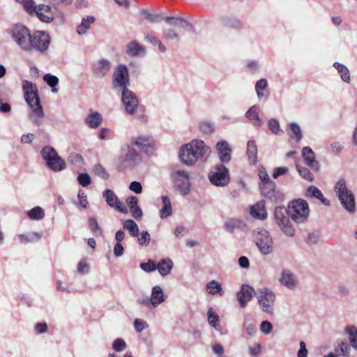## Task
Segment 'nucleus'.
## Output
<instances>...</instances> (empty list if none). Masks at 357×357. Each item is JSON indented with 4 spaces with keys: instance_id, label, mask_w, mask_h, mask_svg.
Listing matches in <instances>:
<instances>
[{
    "instance_id": "8fccbe9b",
    "label": "nucleus",
    "mask_w": 357,
    "mask_h": 357,
    "mask_svg": "<svg viewBox=\"0 0 357 357\" xmlns=\"http://www.w3.org/2000/svg\"><path fill=\"white\" fill-rule=\"evenodd\" d=\"M141 14L151 22H160L164 18L161 14H152L146 10H142Z\"/></svg>"
},
{
    "instance_id": "bb28decb",
    "label": "nucleus",
    "mask_w": 357,
    "mask_h": 357,
    "mask_svg": "<svg viewBox=\"0 0 357 357\" xmlns=\"http://www.w3.org/2000/svg\"><path fill=\"white\" fill-rule=\"evenodd\" d=\"M173 266V261L169 258H165L156 264V269L162 276H166L171 273Z\"/></svg>"
},
{
    "instance_id": "cd10ccee",
    "label": "nucleus",
    "mask_w": 357,
    "mask_h": 357,
    "mask_svg": "<svg viewBox=\"0 0 357 357\" xmlns=\"http://www.w3.org/2000/svg\"><path fill=\"white\" fill-rule=\"evenodd\" d=\"M95 21L96 18L92 15L83 17L82 19L81 23L76 27V31L77 34L79 36L85 34L91 28V24L95 22Z\"/></svg>"
},
{
    "instance_id": "864d4df0",
    "label": "nucleus",
    "mask_w": 357,
    "mask_h": 357,
    "mask_svg": "<svg viewBox=\"0 0 357 357\" xmlns=\"http://www.w3.org/2000/svg\"><path fill=\"white\" fill-rule=\"evenodd\" d=\"M296 169L301 176H302L304 179L308 181H312L314 180L313 174L310 172L308 169L296 165Z\"/></svg>"
},
{
    "instance_id": "9d476101",
    "label": "nucleus",
    "mask_w": 357,
    "mask_h": 357,
    "mask_svg": "<svg viewBox=\"0 0 357 357\" xmlns=\"http://www.w3.org/2000/svg\"><path fill=\"white\" fill-rule=\"evenodd\" d=\"M258 302L261 310L272 315L273 314V305L275 301V294L267 288H262L258 291Z\"/></svg>"
},
{
    "instance_id": "c9c22d12",
    "label": "nucleus",
    "mask_w": 357,
    "mask_h": 357,
    "mask_svg": "<svg viewBox=\"0 0 357 357\" xmlns=\"http://www.w3.org/2000/svg\"><path fill=\"white\" fill-rule=\"evenodd\" d=\"M206 288L208 293L211 295L219 294L222 296L224 293L222 284L217 280H211L208 282L206 285Z\"/></svg>"
},
{
    "instance_id": "603ef678",
    "label": "nucleus",
    "mask_w": 357,
    "mask_h": 357,
    "mask_svg": "<svg viewBox=\"0 0 357 357\" xmlns=\"http://www.w3.org/2000/svg\"><path fill=\"white\" fill-rule=\"evenodd\" d=\"M268 83L266 79H261L257 82L255 84V90L257 94V97L261 99L264 97L262 92L267 87Z\"/></svg>"
},
{
    "instance_id": "ea45409f",
    "label": "nucleus",
    "mask_w": 357,
    "mask_h": 357,
    "mask_svg": "<svg viewBox=\"0 0 357 357\" xmlns=\"http://www.w3.org/2000/svg\"><path fill=\"white\" fill-rule=\"evenodd\" d=\"M333 66L340 75L342 81L349 83L350 82V73L348 68L344 65L338 62H335Z\"/></svg>"
},
{
    "instance_id": "0e129e2a",
    "label": "nucleus",
    "mask_w": 357,
    "mask_h": 357,
    "mask_svg": "<svg viewBox=\"0 0 357 357\" xmlns=\"http://www.w3.org/2000/svg\"><path fill=\"white\" fill-rule=\"evenodd\" d=\"M77 181L83 187H86L91 183V177L86 173L79 174Z\"/></svg>"
},
{
    "instance_id": "412c9836",
    "label": "nucleus",
    "mask_w": 357,
    "mask_h": 357,
    "mask_svg": "<svg viewBox=\"0 0 357 357\" xmlns=\"http://www.w3.org/2000/svg\"><path fill=\"white\" fill-rule=\"evenodd\" d=\"M216 149L219 159L222 162L227 163L231 160V149L226 141L218 142L216 144Z\"/></svg>"
},
{
    "instance_id": "e2e57ef3",
    "label": "nucleus",
    "mask_w": 357,
    "mask_h": 357,
    "mask_svg": "<svg viewBox=\"0 0 357 357\" xmlns=\"http://www.w3.org/2000/svg\"><path fill=\"white\" fill-rule=\"evenodd\" d=\"M89 226L90 229L93 232L98 233L100 234L102 233L101 229L99 227L98 223L95 218H93V217L89 218Z\"/></svg>"
},
{
    "instance_id": "a19ab883",
    "label": "nucleus",
    "mask_w": 357,
    "mask_h": 357,
    "mask_svg": "<svg viewBox=\"0 0 357 357\" xmlns=\"http://www.w3.org/2000/svg\"><path fill=\"white\" fill-rule=\"evenodd\" d=\"M345 332L349 336L351 347L357 350V328L354 326H347L345 327Z\"/></svg>"
},
{
    "instance_id": "dca6fc26",
    "label": "nucleus",
    "mask_w": 357,
    "mask_h": 357,
    "mask_svg": "<svg viewBox=\"0 0 357 357\" xmlns=\"http://www.w3.org/2000/svg\"><path fill=\"white\" fill-rule=\"evenodd\" d=\"M255 291L252 287L244 284L241 290L237 293L236 298L242 308L246 307L248 301L251 300Z\"/></svg>"
},
{
    "instance_id": "e433bc0d",
    "label": "nucleus",
    "mask_w": 357,
    "mask_h": 357,
    "mask_svg": "<svg viewBox=\"0 0 357 357\" xmlns=\"http://www.w3.org/2000/svg\"><path fill=\"white\" fill-rule=\"evenodd\" d=\"M163 207L160 209V218L164 219L172 215V207L171 201L167 196H162Z\"/></svg>"
},
{
    "instance_id": "6e6d98bb",
    "label": "nucleus",
    "mask_w": 357,
    "mask_h": 357,
    "mask_svg": "<svg viewBox=\"0 0 357 357\" xmlns=\"http://www.w3.org/2000/svg\"><path fill=\"white\" fill-rule=\"evenodd\" d=\"M126 348V343L122 338H117L112 343V349L116 352H121Z\"/></svg>"
},
{
    "instance_id": "aec40b11",
    "label": "nucleus",
    "mask_w": 357,
    "mask_h": 357,
    "mask_svg": "<svg viewBox=\"0 0 357 357\" xmlns=\"http://www.w3.org/2000/svg\"><path fill=\"white\" fill-rule=\"evenodd\" d=\"M111 69V63L106 59L98 60L93 65V73L96 77H104Z\"/></svg>"
},
{
    "instance_id": "f03ea898",
    "label": "nucleus",
    "mask_w": 357,
    "mask_h": 357,
    "mask_svg": "<svg viewBox=\"0 0 357 357\" xmlns=\"http://www.w3.org/2000/svg\"><path fill=\"white\" fill-rule=\"evenodd\" d=\"M22 86L25 101L31 109L29 118L35 125L38 126L42 124L45 114L40 105L36 86L28 80H23Z\"/></svg>"
},
{
    "instance_id": "f704fd0d",
    "label": "nucleus",
    "mask_w": 357,
    "mask_h": 357,
    "mask_svg": "<svg viewBox=\"0 0 357 357\" xmlns=\"http://www.w3.org/2000/svg\"><path fill=\"white\" fill-rule=\"evenodd\" d=\"M245 117L249 120H254L252 125L255 127H261L263 121L259 116V109L257 106L251 107L245 113Z\"/></svg>"
},
{
    "instance_id": "680f3d73",
    "label": "nucleus",
    "mask_w": 357,
    "mask_h": 357,
    "mask_svg": "<svg viewBox=\"0 0 357 357\" xmlns=\"http://www.w3.org/2000/svg\"><path fill=\"white\" fill-rule=\"evenodd\" d=\"M151 241L150 234L148 231H144L138 238L139 243L142 246H148Z\"/></svg>"
},
{
    "instance_id": "20e7f679",
    "label": "nucleus",
    "mask_w": 357,
    "mask_h": 357,
    "mask_svg": "<svg viewBox=\"0 0 357 357\" xmlns=\"http://www.w3.org/2000/svg\"><path fill=\"white\" fill-rule=\"evenodd\" d=\"M290 218L297 224L305 222L310 215L307 202L303 199L291 201L288 205Z\"/></svg>"
},
{
    "instance_id": "4be33fe9",
    "label": "nucleus",
    "mask_w": 357,
    "mask_h": 357,
    "mask_svg": "<svg viewBox=\"0 0 357 357\" xmlns=\"http://www.w3.org/2000/svg\"><path fill=\"white\" fill-rule=\"evenodd\" d=\"M261 195L270 199L271 202L277 201V192L275 191V183L273 181H268L261 183L259 185Z\"/></svg>"
},
{
    "instance_id": "37998d69",
    "label": "nucleus",
    "mask_w": 357,
    "mask_h": 357,
    "mask_svg": "<svg viewBox=\"0 0 357 357\" xmlns=\"http://www.w3.org/2000/svg\"><path fill=\"white\" fill-rule=\"evenodd\" d=\"M40 154L45 162H47V161H50L52 158H54L58 155L56 150L50 146L43 147L40 151Z\"/></svg>"
},
{
    "instance_id": "f3484780",
    "label": "nucleus",
    "mask_w": 357,
    "mask_h": 357,
    "mask_svg": "<svg viewBox=\"0 0 357 357\" xmlns=\"http://www.w3.org/2000/svg\"><path fill=\"white\" fill-rule=\"evenodd\" d=\"M279 281L281 284L289 289H294L298 284L296 275L289 269H283Z\"/></svg>"
},
{
    "instance_id": "c756f323",
    "label": "nucleus",
    "mask_w": 357,
    "mask_h": 357,
    "mask_svg": "<svg viewBox=\"0 0 357 357\" xmlns=\"http://www.w3.org/2000/svg\"><path fill=\"white\" fill-rule=\"evenodd\" d=\"M305 196L307 197H315L326 206L330 205V201L325 198L321 190L315 186H309L306 190Z\"/></svg>"
},
{
    "instance_id": "39448f33",
    "label": "nucleus",
    "mask_w": 357,
    "mask_h": 357,
    "mask_svg": "<svg viewBox=\"0 0 357 357\" xmlns=\"http://www.w3.org/2000/svg\"><path fill=\"white\" fill-rule=\"evenodd\" d=\"M274 218L276 224L280 229L289 236H294L295 229L290 222L289 211L284 206H277L274 211Z\"/></svg>"
},
{
    "instance_id": "0eeeda50",
    "label": "nucleus",
    "mask_w": 357,
    "mask_h": 357,
    "mask_svg": "<svg viewBox=\"0 0 357 357\" xmlns=\"http://www.w3.org/2000/svg\"><path fill=\"white\" fill-rule=\"evenodd\" d=\"M130 76L128 69L124 64L119 65L113 73L112 86L116 91L121 93L128 90Z\"/></svg>"
},
{
    "instance_id": "7c9ffc66",
    "label": "nucleus",
    "mask_w": 357,
    "mask_h": 357,
    "mask_svg": "<svg viewBox=\"0 0 357 357\" xmlns=\"http://www.w3.org/2000/svg\"><path fill=\"white\" fill-rule=\"evenodd\" d=\"M46 165L49 169L56 172H61L66 167L65 161L59 155L47 161Z\"/></svg>"
},
{
    "instance_id": "774afa93",
    "label": "nucleus",
    "mask_w": 357,
    "mask_h": 357,
    "mask_svg": "<svg viewBox=\"0 0 357 357\" xmlns=\"http://www.w3.org/2000/svg\"><path fill=\"white\" fill-rule=\"evenodd\" d=\"M272 329H273V326L270 321H263L261 323L260 330L264 334L268 335V334L271 333L272 331Z\"/></svg>"
},
{
    "instance_id": "052dcab7",
    "label": "nucleus",
    "mask_w": 357,
    "mask_h": 357,
    "mask_svg": "<svg viewBox=\"0 0 357 357\" xmlns=\"http://www.w3.org/2000/svg\"><path fill=\"white\" fill-rule=\"evenodd\" d=\"M43 79L52 88L56 86L59 83L57 77L50 74H45L43 77Z\"/></svg>"
},
{
    "instance_id": "f257e3e1",
    "label": "nucleus",
    "mask_w": 357,
    "mask_h": 357,
    "mask_svg": "<svg viewBox=\"0 0 357 357\" xmlns=\"http://www.w3.org/2000/svg\"><path fill=\"white\" fill-rule=\"evenodd\" d=\"M211 149L202 140H192L183 145L180 150L181 160L186 165L192 166L198 161H206Z\"/></svg>"
},
{
    "instance_id": "3c124183",
    "label": "nucleus",
    "mask_w": 357,
    "mask_h": 357,
    "mask_svg": "<svg viewBox=\"0 0 357 357\" xmlns=\"http://www.w3.org/2000/svg\"><path fill=\"white\" fill-rule=\"evenodd\" d=\"M268 128L276 135H281L283 130L280 128L279 122L275 119H271L268 122Z\"/></svg>"
},
{
    "instance_id": "473e14b6",
    "label": "nucleus",
    "mask_w": 357,
    "mask_h": 357,
    "mask_svg": "<svg viewBox=\"0 0 357 357\" xmlns=\"http://www.w3.org/2000/svg\"><path fill=\"white\" fill-rule=\"evenodd\" d=\"M257 146L255 141L249 140L247 143V155L250 165H255L257 162Z\"/></svg>"
},
{
    "instance_id": "bf43d9fd",
    "label": "nucleus",
    "mask_w": 357,
    "mask_h": 357,
    "mask_svg": "<svg viewBox=\"0 0 357 357\" xmlns=\"http://www.w3.org/2000/svg\"><path fill=\"white\" fill-rule=\"evenodd\" d=\"M163 36L166 40H179V36L178 33L172 29H167L163 31Z\"/></svg>"
},
{
    "instance_id": "9b49d317",
    "label": "nucleus",
    "mask_w": 357,
    "mask_h": 357,
    "mask_svg": "<svg viewBox=\"0 0 357 357\" xmlns=\"http://www.w3.org/2000/svg\"><path fill=\"white\" fill-rule=\"evenodd\" d=\"M121 93V100L126 112L133 115L139 107V100L136 94L130 89L123 91Z\"/></svg>"
},
{
    "instance_id": "423d86ee",
    "label": "nucleus",
    "mask_w": 357,
    "mask_h": 357,
    "mask_svg": "<svg viewBox=\"0 0 357 357\" xmlns=\"http://www.w3.org/2000/svg\"><path fill=\"white\" fill-rule=\"evenodd\" d=\"M8 33L22 50L30 52L29 42L31 35L27 27L22 24H15Z\"/></svg>"
},
{
    "instance_id": "c85d7f7f",
    "label": "nucleus",
    "mask_w": 357,
    "mask_h": 357,
    "mask_svg": "<svg viewBox=\"0 0 357 357\" xmlns=\"http://www.w3.org/2000/svg\"><path fill=\"white\" fill-rule=\"evenodd\" d=\"M151 305L153 307H158L160 303H162L164 299V294L162 288L159 286H155L152 289L151 296Z\"/></svg>"
},
{
    "instance_id": "de8ad7c7",
    "label": "nucleus",
    "mask_w": 357,
    "mask_h": 357,
    "mask_svg": "<svg viewBox=\"0 0 357 357\" xmlns=\"http://www.w3.org/2000/svg\"><path fill=\"white\" fill-rule=\"evenodd\" d=\"M289 128L291 130V133H289V136L291 137H295L297 142L301 141L303 137L301 129L300 126L296 123H291L289 124Z\"/></svg>"
},
{
    "instance_id": "393cba45",
    "label": "nucleus",
    "mask_w": 357,
    "mask_h": 357,
    "mask_svg": "<svg viewBox=\"0 0 357 357\" xmlns=\"http://www.w3.org/2000/svg\"><path fill=\"white\" fill-rule=\"evenodd\" d=\"M163 20L170 26L181 27L183 29H186L188 26H190L192 31H195L194 26L182 17L167 16Z\"/></svg>"
},
{
    "instance_id": "72a5a7b5",
    "label": "nucleus",
    "mask_w": 357,
    "mask_h": 357,
    "mask_svg": "<svg viewBox=\"0 0 357 357\" xmlns=\"http://www.w3.org/2000/svg\"><path fill=\"white\" fill-rule=\"evenodd\" d=\"M84 121L89 128H96L101 124L102 118L98 112H93L86 117Z\"/></svg>"
},
{
    "instance_id": "09e8293b",
    "label": "nucleus",
    "mask_w": 357,
    "mask_h": 357,
    "mask_svg": "<svg viewBox=\"0 0 357 357\" xmlns=\"http://www.w3.org/2000/svg\"><path fill=\"white\" fill-rule=\"evenodd\" d=\"M68 161L70 164L77 167H81L84 163L83 157L80 154L75 152L69 154Z\"/></svg>"
},
{
    "instance_id": "ddd939ff",
    "label": "nucleus",
    "mask_w": 357,
    "mask_h": 357,
    "mask_svg": "<svg viewBox=\"0 0 357 357\" xmlns=\"http://www.w3.org/2000/svg\"><path fill=\"white\" fill-rule=\"evenodd\" d=\"M175 187L183 195H187L190 192V177L188 173L184 170H177L174 173Z\"/></svg>"
},
{
    "instance_id": "6ab92c4d",
    "label": "nucleus",
    "mask_w": 357,
    "mask_h": 357,
    "mask_svg": "<svg viewBox=\"0 0 357 357\" xmlns=\"http://www.w3.org/2000/svg\"><path fill=\"white\" fill-rule=\"evenodd\" d=\"M250 215L257 220H264L267 218L268 213L264 200H260L250 207Z\"/></svg>"
},
{
    "instance_id": "13d9d810",
    "label": "nucleus",
    "mask_w": 357,
    "mask_h": 357,
    "mask_svg": "<svg viewBox=\"0 0 357 357\" xmlns=\"http://www.w3.org/2000/svg\"><path fill=\"white\" fill-rule=\"evenodd\" d=\"M140 268L145 272L150 273L156 270V264L154 261L149 259L146 263H141Z\"/></svg>"
},
{
    "instance_id": "2eb2a0df",
    "label": "nucleus",
    "mask_w": 357,
    "mask_h": 357,
    "mask_svg": "<svg viewBox=\"0 0 357 357\" xmlns=\"http://www.w3.org/2000/svg\"><path fill=\"white\" fill-rule=\"evenodd\" d=\"M132 145L136 146L139 150L147 155L153 153L154 149L153 140L149 136H140L132 138Z\"/></svg>"
},
{
    "instance_id": "b1692460",
    "label": "nucleus",
    "mask_w": 357,
    "mask_h": 357,
    "mask_svg": "<svg viewBox=\"0 0 357 357\" xmlns=\"http://www.w3.org/2000/svg\"><path fill=\"white\" fill-rule=\"evenodd\" d=\"M126 202L130 208L132 216L136 219H141L143 213L142 209L138 206V199L135 196H130L126 198Z\"/></svg>"
},
{
    "instance_id": "c03bdc74",
    "label": "nucleus",
    "mask_w": 357,
    "mask_h": 357,
    "mask_svg": "<svg viewBox=\"0 0 357 357\" xmlns=\"http://www.w3.org/2000/svg\"><path fill=\"white\" fill-rule=\"evenodd\" d=\"M243 328L245 330L248 335L250 336L254 335L257 333V326L252 320L249 319L248 317H245L243 322Z\"/></svg>"
},
{
    "instance_id": "58836bf2",
    "label": "nucleus",
    "mask_w": 357,
    "mask_h": 357,
    "mask_svg": "<svg viewBox=\"0 0 357 357\" xmlns=\"http://www.w3.org/2000/svg\"><path fill=\"white\" fill-rule=\"evenodd\" d=\"M123 227L128 230L131 236L137 237L139 236V227L134 220L131 219L125 220L123 222Z\"/></svg>"
},
{
    "instance_id": "a18cd8bd",
    "label": "nucleus",
    "mask_w": 357,
    "mask_h": 357,
    "mask_svg": "<svg viewBox=\"0 0 357 357\" xmlns=\"http://www.w3.org/2000/svg\"><path fill=\"white\" fill-rule=\"evenodd\" d=\"M222 23L229 28L240 29L242 26L241 22L236 19L230 18L228 17H223L221 18Z\"/></svg>"
},
{
    "instance_id": "49530a36",
    "label": "nucleus",
    "mask_w": 357,
    "mask_h": 357,
    "mask_svg": "<svg viewBox=\"0 0 357 357\" xmlns=\"http://www.w3.org/2000/svg\"><path fill=\"white\" fill-rule=\"evenodd\" d=\"M27 215L31 220H41L45 216V212L41 207L36 206L27 212Z\"/></svg>"
},
{
    "instance_id": "4d7b16f0",
    "label": "nucleus",
    "mask_w": 357,
    "mask_h": 357,
    "mask_svg": "<svg viewBox=\"0 0 357 357\" xmlns=\"http://www.w3.org/2000/svg\"><path fill=\"white\" fill-rule=\"evenodd\" d=\"M40 237L41 235L37 232L31 234L29 236L23 234L19 236L20 241L22 243H28L35 240H39Z\"/></svg>"
},
{
    "instance_id": "6e6552de",
    "label": "nucleus",
    "mask_w": 357,
    "mask_h": 357,
    "mask_svg": "<svg viewBox=\"0 0 357 357\" xmlns=\"http://www.w3.org/2000/svg\"><path fill=\"white\" fill-rule=\"evenodd\" d=\"M208 179L215 186L225 187L230 182L229 171L223 164H218L210 171Z\"/></svg>"
},
{
    "instance_id": "a211bd4d",
    "label": "nucleus",
    "mask_w": 357,
    "mask_h": 357,
    "mask_svg": "<svg viewBox=\"0 0 357 357\" xmlns=\"http://www.w3.org/2000/svg\"><path fill=\"white\" fill-rule=\"evenodd\" d=\"M132 142L126 144L121 148V157L122 160L128 162H135L139 160V154L134 148Z\"/></svg>"
},
{
    "instance_id": "4468645a",
    "label": "nucleus",
    "mask_w": 357,
    "mask_h": 357,
    "mask_svg": "<svg viewBox=\"0 0 357 357\" xmlns=\"http://www.w3.org/2000/svg\"><path fill=\"white\" fill-rule=\"evenodd\" d=\"M102 196L108 206L117 209L119 211L123 213H128L127 208L119 199L118 197L116 195L113 190L110 189L105 190L102 193Z\"/></svg>"
},
{
    "instance_id": "69168bd1",
    "label": "nucleus",
    "mask_w": 357,
    "mask_h": 357,
    "mask_svg": "<svg viewBox=\"0 0 357 357\" xmlns=\"http://www.w3.org/2000/svg\"><path fill=\"white\" fill-rule=\"evenodd\" d=\"M200 131L205 134H210L213 131V126L207 121L202 122L199 124Z\"/></svg>"
},
{
    "instance_id": "5701e85b",
    "label": "nucleus",
    "mask_w": 357,
    "mask_h": 357,
    "mask_svg": "<svg viewBox=\"0 0 357 357\" xmlns=\"http://www.w3.org/2000/svg\"><path fill=\"white\" fill-rule=\"evenodd\" d=\"M33 11L36 12L38 17L43 22H50L54 20L52 8L48 5H40L38 7L35 6Z\"/></svg>"
},
{
    "instance_id": "2f4dec72",
    "label": "nucleus",
    "mask_w": 357,
    "mask_h": 357,
    "mask_svg": "<svg viewBox=\"0 0 357 357\" xmlns=\"http://www.w3.org/2000/svg\"><path fill=\"white\" fill-rule=\"evenodd\" d=\"M145 52V48L135 40L130 42L127 45L126 53L131 56L144 55Z\"/></svg>"
},
{
    "instance_id": "79ce46f5",
    "label": "nucleus",
    "mask_w": 357,
    "mask_h": 357,
    "mask_svg": "<svg viewBox=\"0 0 357 357\" xmlns=\"http://www.w3.org/2000/svg\"><path fill=\"white\" fill-rule=\"evenodd\" d=\"M208 321L209 324L215 329L220 331V326L218 324L220 321L219 316L210 307L207 311Z\"/></svg>"
},
{
    "instance_id": "7ed1b4c3",
    "label": "nucleus",
    "mask_w": 357,
    "mask_h": 357,
    "mask_svg": "<svg viewBox=\"0 0 357 357\" xmlns=\"http://www.w3.org/2000/svg\"><path fill=\"white\" fill-rule=\"evenodd\" d=\"M334 191L342 206L349 213H354L356 210V199L353 192L347 185L344 179H340L334 185Z\"/></svg>"
},
{
    "instance_id": "338daca9",
    "label": "nucleus",
    "mask_w": 357,
    "mask_h": 357,
    "mask_svg": "<svg viewBox=\"0 0 357 357\" xmlns=\"http://www.w3.org/2000/svg\"><path fill=\"white\" fill-rule=\"evenodd\" d=\"M134 326L137 332L140 333L148 327L146 321L141 319H136L134 322Z\"/></svg>"
},
{
    "instance_id": "a878e982",
    "label": "nucleus",
    "mask_w": 357,
    "mask_h": 357,
    "mask_svg": "<svg viewBox=\"0 0 357 357\" xmlns=\"http://www.w3.org/2000/svg\"><path fill=\"white\" fill-rule=\"evenodd\" d=\"M302 155L308 166L314 170L319 169V163L315 160L314 153L310 147H304L302 150Z\"/></svg>"
},
{
    "instance_id": "1a4fd4ad",
    "label": "nucleus",
    "mask_w": 357,
    "mask_h": 357,
    "mask_svg": "<svg viewBox=\"0 0 357 357\" xmlns=\"http://www.w3.org/2000/svg\"><path fill=\"white\" fill-rule=\"evenodd\" d=\"M29 42L30 52L35 50L40 53L45 52L50 44V37L43 31H36L31 36Z\"/></svg>"
},
{
    "instance_id": "f8f14e48",
    "label": "nucleus",
    "mask_w": 357,
    "mask_h": 357,
    "mask_svg": "<svg viewBox=\"0 0 357 357\" xmlns=\"http://www.w3.org/2000/svg\"><path fill=\"white\" fill-rule=\"evenodd\" d=\"M255 241L263 255H268L271 252L273 241L268 231L261 229L255 237Z\"/></svg>"
},
{
    "instance_id": "4c0bfd02",
    "label": "nucleus",
    "mask_w": 357,
    "mask_h": 357,
    "mask_svg": "<svg viewBox=\"0 0 357 357\" xmlns=\"http://www.w3.org/2000/svg\"><path fill=\"white\" fill-rule=\"evenodd\" d=\"M335 352L338 356L348 357L350 353V347L347 342L341 341L337 343Z\"/></svg>"
},
{
    "instance_id": "5fc2aeb1",
    "label": "nucleus",
    "mask_w": 357,
    "mask_h": 357,
    "mask_svg": "<svg viewBox=\"0 0 357 357\" xmlns=\"http://www.w3.org/2000/svg\"><path fill=\"white\" fill-rule=\"evenodd\" d=\"M94 174L100 177L104 180H107L109 178V174L107 172L105 169L100 164H96L93 168Z\"/></svg>"
}]
</instances>
